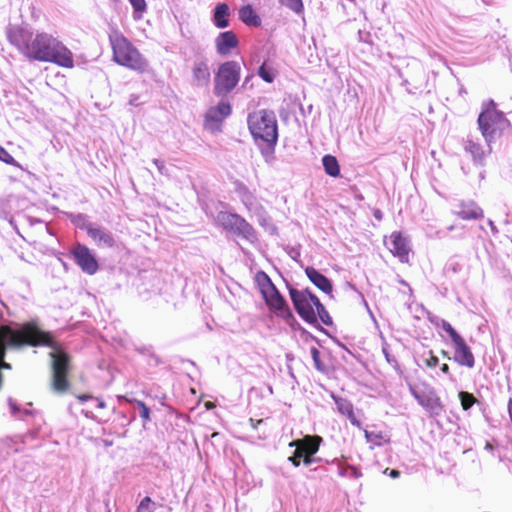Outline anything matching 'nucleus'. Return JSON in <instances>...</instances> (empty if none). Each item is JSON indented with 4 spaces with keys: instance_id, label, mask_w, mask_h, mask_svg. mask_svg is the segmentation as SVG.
<instances>
[{
    "instance_id": "f257e3e1",
    "label": "nucleus",
    "mask_w": 512,
    "mask_h": 512,
    "mask_svg": "<svg viewBox=\"0 0 512 512\" xmlns=\"http://www.w3.org/2000/svg\"><path fill=\"white\" fill-rule=\"evenodd\" d=\"M24 345H44L52 349V387L57 392L68 388L67 374L70 368L69 356L63 351L50 333L40 330L34 323H25L19 328L3 326L0 329V368H10L3 361L6 347L20 348Z\"/></svg>"
},
{
    "instance_id": "f03ea898",
    "label": "nucleus",
    "mask_w": 512,
    "mask_h": 512,
    "mask_svg": "<svg viewBox=\"0 0 512 512\" xmlns=\"http://www.w3.org/2000/svg\"><path fill=\"white\" fill-rule=\"evenodd\" d=\"M25 56L32 60L52 62L66 68L74 66L72 52L48 33H38L32 37Z\"/></svg>"
},
{
    "instance_id": "7ed1b4c3",
    "label": "nucleus",
    "mask_w": 512,
    "mask_h": 512,
    "mask_svg": "<svg viewBox=\"0 0 512 512\" xmlns=\"http://www.w3.org/2000/svg\"><path fill=\"white\" fill-rule=\"evenodd\" d=\"M249 130L266 162L274 159L275 145L278 140L277 120L272 111L260 110L248 117Z\"/></svg>"
},
{
    "instance_id": "20e7f679",
    "label": "nucleus",
    "mask_w": 512,
    "mask_h": 512,
    "mask_svg": "<svg viewBox=\"0 0 512 512\" xmlns=\"http://www.w3.org/2000/svg\"><path fill=\"white\" fill-rule=\"evenodd\" d=\"M109 40L113 50V60L116 63L138 72L146 70L147 60L120 32L110 33Z\"/></svg>"
},
{
    "instance_id": "39448f33",
    "label": "nucleus",
    "mask_w": 512,
    "mask_h": 512,
    "mask_svg": "<svg viewBox=\"0 0 512 512\" xmlns=\"http://www.w3.org/2000/svg\"><path fill=\"white\" fill-rule=\"evenodd\" d=\"M478 117V125L481 133L489 144L499 137L509 125L504 114L495 108V103L489 101Z\"/></svg>"
},
{
    "instance_id": "423d86ee",
    "label": "nucleus",
    "mask_w": 512,
    "mask_h": 512,
    "mask_svg": "<svg viewBox=\"0 0 512 512\" xmlns=\"http://www.w3.org/2000/svg\"><path fill=\"white\" fill-rule=\"evenodd\" d=\"M256 281L269 309L278 316L286 317L290 315L285 299L279 293L268 275L264 272H258L256 274Z\"/></svg>"
},
{
    "instance_id": "0eeeda50",
    "label": "nucleus",
    "mask_w": 512,
    "mask_h": 512,
    "mask_svg": "<svg viewBox=\"0 0 512 512\" xmlns=\"http://www.w3.org/2000/svg\"><path fill=\"white\" fill-rule=\"evenodd\" d=\"M240 66L235 61L223 63L215 76L214 93L218 96H225L230 93L239 82Z\"/></svg>"
},
{
    "instance_id": "6e6552de",
    "label": "nucleus",
    "mask_w": 512,
    "mask_h": 512,
    "mask_svg": "<svg viewBox=\"0 0 512 512\" xmlns=\"http://www.w3.org/2000/svg\"><path fill=\"white\" fill-rule=\"evenodd\" d=\"M291 300L298 314L308 323L317 322V315L314 311L319 299L308 290L299 291L295 288L289 289Z\"/></svg>"
},
{
    "instance_id": "1a4fd4ad",
    "label": "nucleus",
    "mask_w": 512,
    "mask_h": 512,
    "mask_svg": "<svg viewBox=\"0 0 512 512\" xmlns=\"http://www.w3.org/2000/svg\"><path fill=\"white\" fill-rule=\"evenodd\" d=\"M217 221L227 230H231L246 240L253 242L256 240L255 230L242 217L237 214L220 212Z\"/></svg>"
},
{
    "instance_id": "9d476101",
    "label": "nucleus",
    "mask_w": 512,
    "mask_h": 512,
    "mask_svg": "<svg viewBox=\"0 0 512 512\" xmlns=\"http://www.w3.org/2000/svg\"><path fill=\"white\" fill-rule=\"evenodd\" d=\"M410 392L417 402L432 416H438L443 411V405L440 398L434 390H419L410 386Z\"/></svg>"
},
{
    "instance_id": "9b49d317",
    "label": "nucleus",
    "mask_w": 512,
    "mask_h": 512,
    "mask_svg": "<svg viewBox=\"0 0 512 512\" xmlns=\"http://www.w3.org/2000/svg\"><path fill=\"white\" fill-rule=\"evenodd\" d=\"M7 37L9 42L25 56L33 37L32 32L21 26H11L7 29Z\"/></svg>"
},
{
    "instance_id": "f8f14e48",
    "label": "nucleus",
    "mask_w": 512,
    "mask_h": 512,
    "mask_svg": "<svg viewBox=\"0 0 512 512\" xmlns=\"http://www.w3.org/2000/svg\"><path fill=\"white\" fill-rule=\"evenodd\" d=\"M72 254L76 263L84 272L90 275L96 273L98 270V263L90 250L85 245L77 244L73 248Z\"/></svg>"
},
{
    "instance_id": "ddd939ff",
    "label": "nucleus",
    "mask_w": 512,
    "mask_h": 512,
    "mask_svg": "<svg viewBox=\"0 0 512 512\" xmlns=\"http://www.w3.org/2000/svg\"><path fill=\"white\" fill-rule=\"evenodd\" d=\"M231 114V106L225 101L221 100L216 106L211 107L205 116L206 126L210 129L218 128L219 124L227 116Z\"/></svg>"
},
{
    "instance_id": "4468645a",
    "label": "nucleus",
    "mask_w": 512,
    "mask_h": 512,
    "mask_svg": "<svg viewBox=\"0 0 512 512\" xmlns=\"http://www.w3.org/2000/svg\"><path fill=\"white\" fill-rule=\"evenodd\" d=\"M454 346V355L453 359L461 366H465L467 368H473L475 365V358L470 349V347L466 344L465 340L462 338L458 339L453 343Z\"/></svg>"
},
{
    "instance_id": "2eb2a0df",
    "label": "nucleus",
    "mask_w": 512,
    "mask_h": 512,
    "mask_svg": "<svg viewBox=\"0 0 512 512\" xmlns=\"http://www.w3.org/2000/svg\"><path fill=\"white\" fill-rule=\"evenodd\" d=\"M87 234L98 245L102 247H112L114 245L113 235L105 228L95 226L91 223L84 226Z\"/></svg>"
},
{
    "instance_id": "dca6fc26",
    "label": "nucleus",
    "mask_w": 512,
    "mask_h": 512,
    "mask_svg": "<svg viewBox=\"0 0 512 512\" xmlns=\"http://www.w3.org/2000/svg\"><path fill=\"white\" fill-rule=\"evenodd\" d=\"M388 247L394 255L400 258L402 262L408 260L409 247L407 244V240L400 234L393 233L390 236Z\"/></svg>"
},
{
    "instance_id": "f3484780",
    "label": "nucleus",
    "mask_w": 512,
    "mask_h": 512,
    "mask_svg": "<svg viewBox=\"0 0 512 512\" xmlns=\"http://www.w3.org/2000/svg\"><path fill=\"white\" fill-rule=\"evenodd\" d=\"M322 438L320 436H305L302 439L292 441L289 446L299 448L303 454L314 455L319 450Z\"/></svg>"
},
{
    "instance_id": "a211bd4d",
    "label": "nucleus",
    "mask_w": 512,
    "mask_h": 512,
    "mask_svg": "<svg viewBox=\"0 0 512 512\" xmlns=\"http://www.w3.org/2000/svg\"><path fill=\"white\" fill-rule=\"evenodd\" d=\"M239 197L242 203L246 206V208L256 214H260L264 211L263 206L260 201L257 199L255 194L251 192L246 186L241 185L238 188Z\"/></svg>"
},
{
    "instance_id": "6ab92c4d",
    "label": "nucleus",
    "mask_w": 512,
    "mask_h": 512,
    "mask_svg": "<svg viewBox=\"0 0 512 512\" xmlns=\"http://www.w3.org/2000/svg\"><path fill=\"white\" fill-rule=\"evenodd\" d=\"M237 44V37L231 31L220 33L219 36L216 38L217 52L222 55L229 54L231 49L236 47Z\"/></svg>"
},
{
    "instance_id": "aec40b11",
    "label": "nucleus",
    "mask_w": 512,
    "mask_h": 512,
    "mask_svg": "<svg viewBox=\"0 0 512 512\" xmlns=\"http://www.w3.org/2000/svg\"><path fill=\"white\" fill-rule=\"evenodd\" d=\"M193 81L196 86L203 87L207 86L210 82V70L206 62L196 61L193 69Z\"/></svg>"
},
{
    "instance_id": "412c9836",
    "label": "nucleus",
    "mask_w": 512,
    "mask_h": 512,
    "mask_svg": "<svg viewBox=\"0 0 512 512\" xmlns=\"http://www.w3.org/2000/svg\"><path fill=\"white\" fill-rule=\"evenodd\" d=\"M305 273L309 280L321 291L328 294L332 292V284L330 280L316 269L313 267H307L305 269Z\"/></svg>"
},
{
    "instance_id": "4be33fe9",
    "label": "nucleus",
    "mask_w": 512,
    "mask_h": 512,
    "mask_svg": "<svg viewBox=\"0 0 512 512\" xmlns=\"http://www.w3.org/2000/svg\"><path fill=\"white\" fill-rule=\"evenodd\" d=\"M457 216L464 220L478 219L483 216V211L474 202H463L456 211Z\"/></svg>"
},
{
    "instance_id": "5701e85b",
    "label": "nucleus",
    "mask_w": 512,
    "mask_h": 512,
    "mask_svg": "<svg viewBox=\"0 0 512 512\" xmlns=\"http://www.w3.org/2000/svg\"><path fill=\"white\" fill-rule=\"evenodd\" d=\"M230 10L227 4L220 3L215 7L213 22L218 28H226L229 26Z\"/></svg>"
},
{
    "instance_id": "b1692460",
    "label": "nucleus",
    "mask_w": 512,
    "mask_h": 512,
    "mask_svg": "<svg viewBox=\"0 0 512 512\" xmlns=\"http://www.w3.org/2000/svg\"><path fill=\"white\" fill-rule=\"evenodd\" d=\"M239 18L247 25L260 26L261 20L256 15L255 11L250 5H246L239 10Z\"/></svg>"
},
{
    "instance_id": "393cba45",
    "label": "nucleus",
    "mask_w": 512,
    "mask_h": 512,
    "mask_svg": "<svg viewBox=\"0 0 512 512\" xmlns=\"http://www.w3.org/2000/svg\"><path fill=\"white\" fill-rule=\"evenodd\" d=\"M325 172L331 177H337L340 174V167L336 157L325 155L322 159Z\"/></svg>"
},
{
    "instance_id": "a878e982",
    "label": "nucleus",
    "mask_w": 512,
    "mask_h": 512,
    "mask_svg": "<svg viewBox=\"0 0 512 512\" xmlns=\"http://www.w3.org/2000/svg\"><path fill=\"white\" fill-rule=\"evenodd\" d=\"M465 150L472 155L475 161H482L485 156V152L480 146V144L475 143L472 140H468L466 142Z\"/></svg>"
},
{
    "instance_id": "bb28decb",
    "label": "nucleus",
    "mask_w": 512,
    "mask_h": 512,
    "mask_svg": "<svg viewBox=\"0 0 512 512\" xmlns=\"http://www.w3.org/2000/svg\"><path fill=\"white\" fill-rule=\"evenodd\" d=\"M333 398L337 405L338 411L342 415L346 416L347 414L351 413V410H353V405L350 401H348L347 399H344V398H340V397H333Z\"/></svg>"
},
{
    "instance_id": "cd10ccee",
    "label": "nucleus",
    "mask_w": 512,
    "mask_h": 512,
    "mask_svg": "<svg viewBox=\"0 0 512 512\" xmlns=\"http://www.w3.org/2000/svg\"><path fill=\"white\" fill-rule=\"evenodd\" d=\"M279 3L297 14L302 13L304 9L302 0H279Z\"/></svg>"
},
{
    "instance_id": "c85d7f7f",
    "label": "nucleus",
    "mask_w": 512,
    "mask_h": 512,
    "mask_svg": "<svg viewBox=\"0 0 512 512\" xmlns=\"http://www.w3.org/2000/svg\"><path fill=\"white\" fill-rule=\"evenodd\" d=\"M364 434L367 442L374 446H380L382 443L381 441L384 439V436L380 432L364 430Z\"/></svg>"
},
{
    "instance_id": "c756f323",
    "label": "nucleus",
    "mask_w": 512,
    "mask_h": 512,
    "mask_svg": "<svg viewBox=\"0 0 512 512\" xmlns=\"http://www.w3.org/2000/svg\"><path fill=\"white\" fill-rule=\"evenodd\" d=\"M258 74L267 83L273 82V80L275 78L273 69L269 68L266 65V63H263V65L259 67Z\"/></svg>"
},
{
    "instance_id": "7c9ffc66",
    "label": "nucleus",
    "mask_w": 512,
    "mask_h": 512,
    "mask_svg": "<svg viewBox=\"0 0 512 512\" xmlns=\"http://www.w3.org/2000/svg\"><path fill=\"white\" fill-rule=\"evenodd\" d=\"M317 315L319 316L320 320L325 325H331L332 324V318L330 317L328 311L325 309L323 304L320 301H317L316 305Z\"/></svg>"
},
{
    "instance_id": "2f4dec72",
    "label": "nucleus",
    "mask_w": 512,
    "mask_h": 512,
    "mask_svg": "<svg viewBox=\"0 0 512 512\" xmlns=\"http://www.w3.org/2000/svg\"><path fill=\"white\" fill-rule=\"evenodd\" d=\"M311 357L314 362V367L320 372H326V366L320 359V352L316 347H312L310 350Z\"/></svg>"
},
{
    "instance_id": "473e14b6",
    "label": "nucleus",
    "mask_w": 512,
    "mask_h": 512,
    "mask_svg": "<svg viewBox=\"0 0 512 512\" xmlns=\"http://www.w3.org/2000/svg\"><path fill=\"white\" fill-rule=\"evenodd\" d=\"M459 399L464 410L470 409L476 401L475 397L471 393L464 391L459 393Z\"/></svg>"
},
{
    "instance_id": "72a5a7b5",
    "label": "nucleus",
    "mask_w": 512,
    "mask_h": 512,
    "mask_svg": "<svg viewBox=\"0 0 512 512\" xmlns=\"http://www.w3.org/2000/svg\"><path fill=\"white\" fill-rule=\"evenodd\" d=\"M440 325L442 327V329L448 333V335L450 336L451 338V341L452 343L456 342L458 339L462 338V336H460L456 330L451 326V324L449 322H447L446 320H441L440 322Z\"/></svg>"
},
{
    "instance_id": "f704fd0d",
    "label": "nucleus",
    "mask_w": 512,
    "mask_h": 512,
    "mask_svg": "<svg viewBox=\"0 0 512 512\" xmlns=\"http://www.w3.org/2000/svg\"><path fill=\"white\" fill-rule=\"evenodd\" d=\"M340 476L349 478H359L362 476L361 471L354 466H347L339 471Z\"/></svg>"
},
{
    "instance_id": "c9c22d12",
    "label": "nucleus",
    "mask_w": 512,
    "mask_h": 512,
    "mask_svg": "<svg viewBox=\"0 0 512 512\" xmlns=\"http://www.w3.org/2000/svg\"><path fill=\"white\" fill-rule=\"evenodd\" d=\"M153 502L150 497H145L137 507L136 512H152Z\"/></svg>"
},
{
    "instance_id": "e433bc0d",
    "label": "nucleus",
    "mask_w": 512,
    "mask_h": 512,
    "mask_svg": "<svg viewBox=\"0 0 512 512\" xmlns=\"http://www.w3.org/2000/svg\"><path fill=\"white\" fill-rule=\"evenodd\" d=\"M137 406L139 408L140 417L143 419L144 423L150 420V410L142 401H137Z\"/></svg>"
},
{
    "instance_id": "4c0bfd02",
    "label": "nucleus",
    "mask_w": 512,
    "mask_h": 512,
    "mask_svg": "<svg viewBox=\"0 0 512 512\" xmlns=\"http://www.w3.org/2000/svg\"><path fill=\"white\" fill-rule=\"evenodd\" d=\"M0 160L10 164V165H17L15 159L11 154H9L3 147L0 146Z\"/></svg>"
},
{
    "instance_id": "58836bf2",
    "label": "nucleus",
    "mask_w": 512,
    "mask_h": 512,
    "mask_svg": "<svg viewBox=\"0 0 512 512\" xmlns=\"http://www.w3.org/2000/svg\"><path fill=\"white\" fill-rule=\"evenodd\" d=\"M131 3L134 13H143L146 10L145 0H129Z\"/></svg>"
},
{
    "instance_id": "ea45409f",
    "label": "nucleus",
    "mask_w": 512,
    "mask_h": 512,
    "mask_svg": "<svg viewBox=\"0 0 512 512\" xmlns=\"http://www.w3.org/2000/svg\"><path fill=\"white\" fill-rule=\"evenodd\" d=\"M303 451L299 448H296L294 454L288 458V460L296 467L300 465V460L303 457Z\"/></svg>"
},
{
    "instance_id": "a19ab883",
    "label": "nucleus",
    "mask_w": 512,
    "mask_h": 512,
    "mask_svg": "<svg viewBox=\"0 0 512 512\" xmlns=\"http://www.w3.org/2000/svg\"><path fill=\"white\" fill-rule=\"evenodd\" d=\"M424 363L427 367L433 368L436 367L439 363L438 357L432 354V352H429V357L424 359Z\"/></svg>"
},
{
    "instance_id": "79ce46f5",
    "label": "nucleus",
    "mask_w": 512,
    "mask_h": 512,
    "mask_svg": "<svg viewBox=\"0 0 512 512\" xmlns=\"http://www.w3.org/2000/svg\"><path fill=\"white\" fill-rule=\"evenodd\" d=\"M153 163L156 165V167L161 175L168 176V169H167L164 161L159 160V159H154Z\"/></svg>"
},
{
    "instance_id": "37998d69",
    "label": "nucleus",
    "mask_w": 512,
    "mask_h": 512,
    "mask_svg": "<svg viewBox=\"0 0 512 512\" xmlns=\"http://www.w3.org/2000/svg\"><path fill=\"white\" fill-rule=\"evenodd\" d=\"M346 417L350 420L351 424L358 427V428H361V423L360 421L356 418L355 414H354V410H351V413L350 414H347Z\"/></svg>"
},
{
    "instance_id": "c03bdc74",
    "label": "nucleus",
    "mask_w": 512,
    "mask_h": 512,
    "mask_svg": "<svg viewBox=\"0 0 512 512\" xmlns=\"http://www.w3.org/2000/svg\"><path fill=\"white\" fill-rule=\"evenodd\" d=\"M303 463L306 465V466H309L311 465L313 462L316 461L315 458H313V455H310V454H304L303 455Z\"/></svg>"
},
{
    "instance_id": "a18cd8bd",
    "label": "nucleus",
    "mask_w": 512,
    "mask_h": 512,
    "mask_svg": "<svg viewBox=\"0 0 512 512\" xmlns=\"http://www.w3.org/2000/svg\"><path fill=\"white\" fill-rule=\"evenodd\" d=\"M9 406H10L12 414H14V415H16L20 411L19 407L12 399H9Z\"/></svg>"
},
{
    "instance_id": "49530a36",
    "label": "nucleus",
    "mask_w": 512,
    "mask_h": 512,
    "mask_svg": "<svg viewBox=\"0 0 512 512\" xmlns=\"http://www.w3.org/2000/svg\"><path fill=\"white\" fill-rule=\"evenodd\" d=\"M77 399L80 401V402H84L88 399H92V396L91 395H88V394H82V395H78L77 396Z\"/></svg>"
},
{
    "instance_id": "de8ad7c7",
    "label": "nucleus",
    "mask_w": 512,
    "mask_h": 512,
    "mask_svg": "<svg viewBox=\"0 0 512 512\" xmlns=\"http://www.w3.org/2000/svg\"><path fill=\"white\" fill-rule=\"evenodd\" d=\"M97 408L103 409L106 407V403L103 399L97 398Z\"/></svg>"
},
{
    "instance_id": "09e8293b",
    "label": "nucleus",
    "mask_w": 512,
    "mask_h": 512,
    "mask_svg": "<svg viewBox=\"0 0 512 512\" xmlns=\"http://www.w3.org/2000/svg\"><path fill=\"white\" fill-rule=\"evenodd\" d=\"M250 423H251V425L253 426V428H257V426H258L259 424L263 423V420H262V419H260V420H257V421L255 422V421L251 418V419H250Z\"/></svg>"
},
{
    "instance_id": "8fccbe9b",
    "label": "nucleus",
    "mask_w": 512,
    "mask_h": 512,
    "mask_svg": "<svg viewBox=\"0 0 512 512\" xmlns=\"http://www.w3.org/2000/svg\"><path fill=\"white\" fill-rule=\"evenodd\" d=\"M389 475H390L392 478H397V477H399L400 472H399L398 470H394V469H393V470H391V471H390Z\"/></svg>"
},
{
    "instance_id": "3c124183",
    "label": "nucleus",
    "mask_w": 512,
    "mask_h": 512,
    "mask_svg": "<svg viewBox=\"0 0 512 512\" xmlns=\"http://www.w3.org/2000/svg\"><path fill=\"white\" fill-rule=\"evenodd\" d=\"M441 371L445 374H448L449 373V366L447 364H443L441 366Z\"/></svg>"
},
{
    "instance_id": "603ef678",
    "label": "nucleus",
    "mask_w": 512,
    "mask_h": 512,
    "mask_svg": "<svg viewBox=\"0 0 512 512\" xmlns=\"http://www.w3.org/2000/svg\"><path fill=\"white\" fill-rule=\"evenodd\" d=\"M83 414H84V415H85V417H87V418L94 419V416H93L92 412H90V411H83Z\"/></svg>"
},
{
    "instance_id": "864d4df0",
    "label": "nucleus",
    "mask_w": 512,
    "mask_h": 512,
    "mask_svg": "<svg viewBox=\"0 0 512 512\" xmlns=\"http://www.w3.org/2000/svg\"><path fill=\"white\" fill-rule=\"evenodd\" d=\"M383 353H384V355H385V357H386L387 361H388V362H390V361H391V360H390V355H389V353H388V351H387V349H386V348H383Z\"/></svg>"
},
{
    "instance_id": "5fc2aeb1",
    "label": "nucleus",
    "mask_w": 512,
    "mask_h": 512,
    "mask_svg": "<svg viewBox=\"0 0 512 512\" xmlns=\"http://www.w3.org/2000/svg\"><path fill=\"white\" fill-rule=\"evenodd\" d=\"M489 225H490V227L492 228V230H495V226H494V224H493V222H492V221H489Z\"/></svg>"
},
{
    "instance_id": "6e6d98bb",
    "label": "nucleus",
    "mask_w": 512,
    "mask_h": 512,
    "mask_svg": "<svg viewBox=\"0 0 512 512\" xmlns=\"http://www.w3.org/2000/svg\"><path fill=\"white\" fill-rule=\"evenodd\" d=\"M486 449L491 450V449H492V445H491L490 443H487V444H486Z\"/></svg>"
},
{
    "instance_id": "4d7b16f0",
    "label": "nucleus",
    "mask_w": 512,
    "mask_h": 512,
    "mask_svg": "<svg viewBox=\"0 0 512 512\" xmlns=\"http://www.w3.org/2000/svg\"><path fill=\"white\" fill-rule=\"evenodd\" d=\"M24 413H25L26 415H28V414H31V411H30L29 409H25V410H24Z\"/></svg>"
},
{
    "instance_id": "13d9d810",
    "label": "nucleus",
    "mask_w": 512,
    "mask_h": 512,
    "mask_svg": "<svg viewBox=\"0 0 512 512\" xmlns=\"http://www.w3.org/2000/svg\"><path fill=\"white\" fill-rule=\"evenodd\" d=\"M207 408H211L213 405L211 403L206 404Z\"/></svg>"
}]
</instances>
